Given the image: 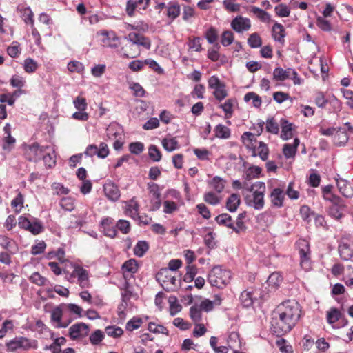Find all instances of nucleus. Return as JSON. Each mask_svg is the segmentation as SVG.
<instances>
[{
    "mask_svg": "<svg viewBox=\"0 0 353 353\" xmlns=\"http://www.w3.org/2000/svg\"><path fill=\"white\" fill-rule=\"evenodd\" d=\"M270 199L273 207L282 208L284 205L285 193L280 188H273L270 194Z\"/></svg>",
    "mask_w": 353,
    "mask_h": 353,
    "instance_id": "obj_16",
    "label": "nucleus"
},
{
    "mask_svg": "<svg viewBox=\"0 0 353 353\" xmlns=\"http://www.w3.org/2000/svg\"><path fill=\"white\" fill-rule=\"evenodd\" d=\"M103 191L105 196L112 201H118L121 196L118 186L111 181H108L103 185Z\"/></svg>",
    "mask_w": 353,
    "mask_h": 353,
    "instance_id": "obj_17",
    "label": "nucleus"
},
{
    "mask_svg": "<svg viewBox=\"0 0 353 353\" xmlns=\"http://www.w3.org/2000/svg\"><path fill=\"white\" fill-rule=\"evenodd\" d=\"M99 225L102 228L101 232L105 236L111 239H114L117 236L118 231L113 218L110 216L103 217Z\"/></svg>",
    "mask_w": 353,
    "mask_h": 353,
    "instance_id": "obj_10",
    "label": "nucleus"
},
{
    "mask_svg": "<svg viewBox=\"0 0 353 353\" xmlns=\"http://www.w3.org/2000/svg\"><path fill=\"white\" fill-rule=\"evenodd\" d=\"M282 281L283 278L280 273L275 272L269 276L267 282L270 286L276 288L282 283Z\"/></svg>",
    "mask_w": 353,
    "mask_h": 353,
    "instance_id": "obj_46",
    "label": "nucleus"
},
{
    "mask_svg": "<svg viewBox=\"0 0 353 353\" xmlns=\"http://www.w3.org/2000/svg\"><path fill=\"white\" fill-rule=\"evenodd\" d=\"M105 333L110 337L118 338L123 334V330L118 326H108L105 328Z\"/></svg>",
    "mask_w": 353,
    "mask_h": 353,
    "instance_id": "obj_63",
    "label": "nucleus"
},
{
    "mask_svg": "<svg viewBox=\"0 0 353 353\" xmlns=\"http://www.w3.org/2000/svg\"><path fill=\"white\" fill-rule=\"evenodd\" d=\"M261 171L262 170L259 166L251 165L245 170L244 177L248 181L259 178Z\"/></svg>",
    "mask_w": 353,
    "mask_h": 353,
    "instance_id": "obj_36",
    "label": "nucleus"
},
{
    "mask_svg": "<svg viewBox=\"0 0 353 353\" xmlns=\"http://www.w3.org/2000/svg\"><path fill=\"white\" fill-rule=\"evenodd\" d=\"M256 294V290L252 291L245 290L242 292L239 299L243 307H248L251 306L254 303V300L257 299Z\"/></svg>",
    "mask_w": 353,
    "mask_h": 353,
    "instance_id": "obj_21",
    "label": "nucleus"
},
{
    "mask_svg": "<svg viewBox=\"0 0 353 353\" xmlns=\"http://www.w3.org/2000/svg\"><path fill=\"white\" fill-rule=\"evenodd\" d=\"M346 206L343 200L341 202L331 204L328 207V214L334 219L339 220L344 216Z\"/></svg>",
    "mask_w": 353,
    "mask_h": 353,
    "instance_id": "obj_18",
    "label": "nucleus"
},
{
    "mask_svg": "<svg viewBox=\"0 0 353 353\" xmlns=\"http://www.w3.org/2000/svg\"><path fill=\"white\" fill-rule=\"evenodd\" d=\"M232 28L238 33L247 31L251 28V21L248 18L237 16L231 21Z\"/></svg>",
    "mask_w": 353,
    "mask_h": 353,
    "instance_id": "obj_14",
    "label": "nucleus"
},
{
    "mask_svg": "<svg viewBox=\"0 0 353 353\" xmlns=\"http://www.w3.org/2000/svg\"><path fill=\"white\" fill-rule=\"evenodd\" d=\"M157 280L159 282H163L166 284H172L176 286V279L174 276H172L170 271L168 269L161 270L157 274Z\"/></svg>",
    "mask_w": 353,
    "mask_h": 353,
    "instance_id": "obj_25",
    "label": "nucleus"
},
{
    "mask_svg": "<svg viewBox=\"0 0 353 353\" xmlns=\"http://www.w3.org/2000/svg\"><path fill=\"white\" fill-rule=\"evenodd\" d=\"M339 252L341 257L345 261L350 259L353 254L352 250L350 245L345 243H341L339 244Z\"/></svg>",
    "mask_w": 353,
    "mask_h": 353,
    "instance_id": "obj_41",
    "label": "nucleus"
},
{
    "mask_svg": "<svg viewBox=\"0 0 353 353\" xmlns=\"http://www.w3.org/2000/svg\"><path fill=\"white\" fill-rule=\"evenodd\" d=\"M210 184L217 193L222 192L225 188V181L219 176L212 178Z\"/></svg>",
    "mask_w": 353,
    "mask_h": 353,
    "instance_id": "obj_47",
    "label": "nucleus"
},
{
    "mask_svg": "<svg viewBox=\"0 0 353 353\" xmlns=\"http://www.w3.org/2000/svg\"><path fill=\"white\" fill-rule=\"evenodd\" d=\"M347 140L348 136L345 130L342 128H337L333 138L334 144L338 145H343L347 141Z\"/></svg>",
    "mask_w": 353,
    "mask_h": 353,
    "instance_id": "obj_33",
    "label": "nucleus"
},
{
    "mask_svg": "<svg viewBox=\"0 0 353 353\" xmlns=\"http://www.w3.org/2000/svg\"><path fill=\"white\" fill-rule=\"evenodd\" d=\"M220 45L215 43L212 48H208L207 57L212 61H217L220 57Z\"/></svg>",
    "mask_w": 353,
    "mask_h": 353,
    "instance_id": "obj_54",
    "label": "nucleus"
},
{
    "mask_svg": "<svg viewBox=\"0 0 353 353\" xmlns=\"http://www.w3.org/2000/svg\"><path fill=\"white\" fill-rule=\"evenodd\" d=\"M125 203V214L133 219H137L139 211V204L138 201L134 197Z\"/></svg>",
    "mask_w": 353,
    "mask_h": 353,
    "instance_id": "obj_24",
    "label": "nucleus"
},
{
    "mask_svg": "<svg viewBox=\"0 0 353 353\" xmlns=\"http://www.w3.org/2000/svg\"><path fill=\"white\" fill-rule=\"evenodd\" d=\"M148 329L150 332L154 334H163L166 336H168L169 334V331L165 326L156 324L153 322H150L148 323Z\"/></svg>",
    "mask_w": 353,
    "mask_h": 353,
    "instance_id": "obj_44",
    "label": "nucleus"
},
{
    "mask_svg": "<svg viewBox=\"0 0 353 353\" xmlns=\"http://www.w3.org/2000/svg\"><path fill=\"white\" fill-rule=\"evenodd\" d=\"M122 269L124 272H128L134 274L138 270V265L135 259H131L125 261L123 265Z\"/></svg>",
    "mask_w": 353,
    "mask_h": 353,
    "instance_id": "obj_56",
    "label": "nucleus"
},
{
    "mask_svg": "<svg viewBox=\"0 0 353 353\" xmlns=\"http://www.w3.org/2000/svg\"><path fill=\"white\" fill-rule=\"evenodd\" d=\"M248 43L250 48H257L261 46L262 39L257 32H254L248 37Z\"/></svg>",
    "mask_w": 353,
    "mask_h": 353,
    "instance_id": "obj_48",
    "label": "nucleus"
},
{
    "mask_svg": "<svg viewBox=\"0 0 353 353\" xmlns=\"http://www.w3.org/2000/svg\"><path fill=\"white\" fill-rule=\"evenodd\" d=\"M2 142V149L7 152H10L15 146L16 139L11 134H8L3 138Z\"/></svg>",
    "mask_w": 353,
    "mask_h": 353,
    "instance_id": "obj_38",
    "label": "nucleus"
},
{
    "mask_svg": "<svg viewBox=\"0 0 353 353\" xmlns=\"http://www.w3.org/2000/svg\"><path fill=\"white\" fill-rule=\"evenodd\" d=\"M293 136L292 123L286 120L281 122V137L283 139L288 140L291 139Z\"/></svg>",
    "mask_w": 353,
    "mask_h": 353,
    "instance_id": "obj_37",
    "label": "nucleus"
},
{
    "mask_svg": "<svg viewBox=\"0 0 353 353\" xmlns=\"http://www.w3.org/2000/svg\"><path fill=\"white\" fill-rule=\"evenodd\" d=\"M41 159H43L46 166L48 168L54 167L56 164V155L54 151L52 152L46 150L45 153L42 155Z\"/></svg>",
    "mask_w": 353,
    "mask_h": 353,
    "instance_id": "obj_40",
    "label": "nucleus"
},
{
    "mask_svg": "<svg viewBox=\"0 0 353 353\" xmlns=\"http://www.w3.org/2000/svg\"><path fill=\"white\" fill-rule=\"evenodd\" d=\"M341 316V313L337 308L332 307L329 311L327 312V321L329 324H334L339 320Z\"/></svg>",
    "mask_w": 353,
    "mask_h": 353,
    "instance_id": "obj_43",
    "label": "nucleus"
},
{
    "mask_svg": "<svg viewBox=\"0 0 353 353\" xmlns=\"http://www.w3.org/2000/svg\"><path fill=\"white\" fill-rule=\"evenodd\" d=\"M216 222L223 226H225L228 228L232 229L233 228V221L232 216L227 213H223L218 215L215 218Z\"/></svg>",
    "mask_w": 353,
    "mask_h": 353,
    "instance_id": "obj_34",
    "label": "nucleus"
},
{
    "mask_svg": "<svg viewBox=\"0 0 353 353\" xmlns=\"http://www.w3.org/2000/svg\"><path fill=\"white\" fill-rule=\"evenodd\" d=\"M187 44L190 50H193L196 52H201L202 50L201 38L199 37H189Z\"/></svg>",
    "mask_w": 353,
    "mask_h": 353,
    "instance_id": "obj_45",
    "label": "nucleus"
},
{
    "mask_svg": "<svg viewBox=\"0 0 353 353\" xmlns=\"http://www.w3.org/2000/svg\"><path fill=\"white\" fill-rule=\"evenodd\" d=\"M89 326L84 323H78L72 325L69 328V336L75 340L79 338H83L88 335Z\"/></svg>",
    "mask_w": 353,
    "mask_h": 353,
    "instance_id": "obj_13",
    "label": "nucleus"
},
{
    "mask_svg": "<svg viewBox=\"0 0 353 353\" xmlns=\"http://www.w3.org/2000/svg\"><path fill=\"white\" fill-rule=\"evenodd\" d=\"M213 95L215 99L219 101L223 100L228 96V92L225 89V83L213 89Z\"/></svg>",
    "mask_w": 353,
    "mask_h": 353,
    "instance_id": "obj_61",
    "label": "nucleus"
},
{
    "mask_svg": "<svg viewBox=\"0 0 353 353\" xmlns=\"http://www.w3.org/2000/svg\"><path fill=\"white\" fill-rule=\"evenodd\" d=\"M300 215L303 220L309 223L310 222L313 216L315 215V212L311 211V209L309 208V206L302 205L300 208Z\"/></svg>",
    "mask_w": 353,
    "mask_h": 353,
    "instance_id": "obj_59",
    "label": "nucleus"
},
{
    "mask_svg": "<svg viewBox=\"0 0 353 353\" xmlns=\"http://www.w3.org/2000/svg\"><path fill=\"white\" fill-rule=\"evenodd\" d=\"M148 156L150 159L155 162L160 161L162 158L161 151L154 145H151L148 148Z\"/></svg>",
    "mask_w": 353,
    "mask_h": 353,
    "instance_id": "obj_52",
    "label": "nucleus"
},
{
    "mask_svg": "<svg viewBox=\"0 0 353 353\" xmlns=\"http://www.w3.org/2000/svg\"><path fill=\"white\" fill-rule=\"evenodd\" d=\"M170 303V314L171 316H174L179 312H181L182 309V306L177 302V299L176 297H170L169 298Z\"/></svg>",
    "mask_w": 353,
    "mask_h": 353,
    "instance_id": "obj_58",
    "label": "nucleus"
},
{
    "mask_svg": "<svg viewBox=\"0 0 353 353\" xmlns=\"http://www.w3.org/2000/svg\"><path fill=\"white\" fill-rule=\"evenodd\" d=\"M167 17L172 21L176 19L181 13L180 5L176 1H170L166 7Z\"/></svg>",
    "mask_w": 353,
    "mask_h": 353,
    "instance_id": "obj_27",
    "label": "nucleus"
},
{
    "mask_svg": "<svg viewBox=\"0 0 353 353\" xmlns=\"http://www.w3.org/2000/svg\"><path fill=\"white\" fill-rule=\"evenodd\" d=\"M163 148L168 152H170L180 148L176 137H165L161 141Z\"/></svg>",
    "mask_w": 353,
    "mask_h": 353,
    "instance_id": "obj_29",
    "label": "nucleus"
},
{
    "mask_svg": "<svg viewBox=\"0 0 353 353\" xmlns=\"http://www.w3.org/2000/svg\"><path fill=\"white\" fill-rule=\"evenodd\" d=\"M62 316L63 310L61 305L57 306L52 310L50 319L52 322L57 323L55 327L57 328L66 327L71 323V320L61 321Z\"/></svg>",
    "mask_w": 353,
    "mask_h": 353,
    "instance_id": "obj_19",
    "label": "nucleus"
},
{
    "mask_svg": "<svg viewBox=\"0 0 353 353\" xmlns=\"http://www.w3.org/2000/svg\"><path fill=\"white\" fill-rule=\"evenodd\" d=\"M240 204V195L233 193L227 199L225 207L230 212H234L236 211Z\"/></svg>",
    "mask_w": 353,
    "mask_h": 353,
    "instance_id": "obj_28",
    "label": "nucleus"
},
{
    "mask_svg": "<svg viewBox=\"0 0 353 353\" xmlns=\"http://www.w3.org/2000/svg\"><path fill=\"white\" fill-rule=\"evenodd\" d=\"M215 136L219 139H228L231 136V130L223 124H218L214 128Z\"/></svg>",
    "mask_w": 353,
    "mask_h": 353,
    "instance_id": "obj_32",
    "label": "nucleus"
},
{
    "mask_svg": "<svg viewBox=\"0 0 353 353\" xmlns=\"http://www.w3.org/2000/svg\"><path fill=\"white\" fill-rule=\"evenodd\" d=\"M63 273L70 282H74L75 278L77 279V283L82 288H87L91 286L89 279V272L82 266L68 263L66 267L63 268Z\"/></svg>",
    "mask_w": 353,
    "mask_h": 353,
    "instance_id": "obj_2",
    "label": "nucleus"
},
{
    "mask_svg": "<svg viewBox=\"0 0 353 353\" xmlns=\"http://www.w3.org/2000/svg\"><path fill=\"white\" fill-rule=\"evenodd\" d=\"M21 17L26 24L33 25L34 23V13L31 10L30 8L25 7L19 10Z\"/></svg>",
    "mask_w": 353,
    "mask_h": 353,
    "instance_id": "obj_35",
    "label": "nucleus"
},
{
    "mask_svg": "<svg viewBox=\"0 0 353 353\" xmlns=\"http://www.w3.org/2000/svg\"><path fill=\"white\" fill-rule=\"evenodd\" d=\"M230 271L222 269L220 266L214 267L208 274V281L212 286L223 288L231 280Z\"/></svg>",
    "mask_w": 353,
    "mask_h": 353,
    "instance_id": "obj_5",
    "label": "nucleus"
},
{
    "mask_svg": "<svg viewBox=\"0 0 353 353\" xmlns=\"http://www.w3.org/2000/svg\"><path fill=\"white\" fill-rule=\"evenodd\" d=\"M237 104L238 103L236 99L230 98L227 99L224 103L221 104L219 107L223 110L225 117L230 119L233 115L234 106Z\"/></svg>",
    "mask_w": 353,
    "mask_h": 353,
    "instance_id": "obj_26",
    "label": "nucleus"
},
{
    "mask_svg": "<svg viewBox=\"0 0 353 353\" xmlns=\"http://www.w3.org/2000/svg\"><path fill=\"white\" fill-rule=\"evenodd\" d=\"M124 57L127 58H135L140 55L141 50L137 45L128 41L121 48Z\"/></svg>",
    "mask_w": 353,
    "mask_h": 353,
    "instance_id": "obj_22",
    "label": "nucleus"
},
{
    "mask_svg": "<svg viewBox=\"0 0 353 353\" xmlns=\"http://www.w3.org/2000/svg\"><path fill=\"white\" fill-rule=\"evenodd\" d=\"M290 68L284 70L281 67L276 68L273 71V79L275 81H283L290 78Z\"/></svg>",
    "mask_w": 353,
    "mask_h": 353,
    "instance_id": "obj_30",
    "label": "nucleus"
},
{
    "mask_svg": "<svg viewBox=\"0 0 353 353\" xmlns=\"http://www.w3.org/2000/svg\"><path fill=\"white\" fill-rule=\"evenodd\" d=\"M128 41H132L139 48L141 46L145 49L149 50L151 47V41L148 37L137 32H130L128 34Z\"/></svg>",
    "mask_w": 353,
    "mask_h": 353,
    "instance_id": "obj_15",
    "label": "nucleus"
},
{
    "mask_svg": "<svg viewBox=\"0 0 353 353\" xmlns=\"http://www.w3.org/2000/svg\"><path fill=\"white\" fill-rule=\"evenodd\" d=\"M250 12H252L262 22L268 23L271 21L270 14L266 11L256 7L251 6Z\"/></svg>",
    "mask_w": 353,
    "mask_h": 353,
    "instance_id": "obj_31",
    "label": "nucleus"
},
{
    "mask_svg": "<svg viewBox=\"0 0 353 353\" xmlns=\"http://www.w3.org/2000/svg\"><path fill=\"white\" fill-rule=\"evenodd\" d=\"M150 0H128L126 2L125 12L130 17L135 15L137 9L146 10L149 7Z\"/></svg>",
    "mask_w": 353,
    "mask_h": 353,
    "instance_id": "obj_11",
    "label": "nucleus"
},
{
    "mask_svg": "<svg viewBox=\"0 0 353 353\" xmlns=\"http://www.w3.org/2000/svg\"><path fill=\"white\" fill-rule=\"evenodd\" d=\"M252 101V105L255 108H259L261 105V98L253 92H250L244 96V101L246 102Z\"/></svg>",
    "mask_w": 353,
    "mask_h": 353,
    "instance_id": "obj_51",
    "label": "nucleus"
},
{
    "mask_svg": "<svg viewBox=\"0 0 353 353\" xmlns=\"http://www.w3.org/2000/svg\"><path fill=\"white\" fill-rule=\"evenodd\" d=\"M116 228L122 234H128L131 230V224L127 220L119 219L116 223Z\"/></svg>",
    "mask_w": 353,
    "mask_h": 353,
    "instance_id": "obj_53",
    "label": "nucleus"
},
{
    "mask_svg": "<svg viewBox=\"0 0 353 353\" xmlns=\"http://www.w3.org/2000/svg\"><path fill=\"white\" fill-rule=\"evenodd\" d=\"M337 187L339 192L345 197L351 198L353 196V185L347 181L339 179L336 181Z\"/></svg>",
    "mask_w": 353,
    "mask_h": 353,
    "instance_id": "obj_23",
    "label": "nucleus"
},
{
    "mask_svg": "<svg viewBox=\"0 0 353 353\" xmlns=\"http://www.w3.org/2000/svg\"><path fill=\"white\" fill-rule=\"evenodd\" d=\"M201 309L198 305H193L190 309V315L194 323H199L202 319Z\"/></svg>",
    "mask_w": 353,
    "mask_h": 353,
    "instance_id": "obj_57",
    "label": "nucleus"
},
{
    "mask_svg": "<svg viewBox=\"0 0 353 353\" xmlns=\"http://www.w3.org/2000/svg\"><path fill=\"white\" fill-rule=\"evenodd\" d=\"M276 14L280 17H287L290 14V10L288 6L284 3L276 6L274 8Z\"/></svg>",
    "mask_w": 353,
    "mask_h": 353,
    "instance_id": "obj_64",
    "label": "nucleus"
},
{
    "mask_svg": "<svg viewBox=\"0 0 353 353\" xmlns=\"http://www.w3.org/2000/svg\"><path fill=\"white\" fill-rule=\"evenodd\" d=\"M285 35L286 32L283 26L278 22H275L272 28V37L274 40L283 44Z\"/></svg>",
    "mask_w": 353,
    "mask_h": 353,
    "instance_id": "obj_20",
    "label": "nucleus"
},
{
    "mask_svg": "<svg viewBox=\"0 0 353 353\" xmlns=\"http://www.w3.org/2000/svg\"><path fill=\"white\" fill-rule=\"evenodd\" d=\"M129 88L132 90L133 95L136 97H143L145 94V90L139 83H131Z\"/></svg>",
    "mask_w": 353,
    "mask_h": 353,
    "instance_id": "obj_62",
    "label": "nucleus"
},
{
    "mask_svg": "<svg viewBox=\"0 0 353 353\" xmlns=\"http://www.w3.org/2000/svg\"><path fill=\"white\" fill-rule=\"evenodd\" d=\"M234 34L230 30H225L221 37V43L223 46H228L234 41Z\"/></svg>",
    "mask_w": 353,
    "mask_h": 353,
    "instance_id": "obj_60",
    "label": "nucleus"
},
{
    "mask_svg": "<svg viewBox=\"0 0 353 353\" xmlns=\"http://www.w3.org/2000/svg\"><path fill=\"white\" fill-rule=\"evenodd\" d=\"M26 230L34 235H37L44 230V227L39 221L35 219L33 222L30 223L29 229H27Z\"/></svg>",
    "mask_w": 353,
    "mask_h": 353,
    "instance_id": "obj_50",
    "label": "nucleus"
},
{
    "mask_svg": "<svg viewBox=\"0 0 353 353\" xmlns=\"http://www.w3.org/2000/svg\"><path fill=\"white\" fill-rule=\"evenodd\" d=\"M109 152L108 145L101 143L99 147L94 144L89 145L85 151V154L89 157L97 155L99 158L104 159L108 157Z\"/></svg>",
    "mask_w": 353,
    "mask_h": 353,
    "instance_id": "obj_12",
    "label": "nucleus"
},
{
    "mask_svg": "<svg viewBox=\"0 0 353 353\" xmlns=\"http://www.w3.org/2000/svg\"><path fill=\"white\" fill-rule=\"evenodd\" d=\"M301 307L294 300H287L276 307L272 320V331L277 336L289 332L301 317Z\"/></svg>",
    "mask_w": 353,
    "mask_h": 353,
    "instance_id": "obj_1",
    "label": "nucleus"
},
{
    "mask_svg": "<svg viewBox=\"0 0 353 353\" xmlns=\"http://www.w3.org/2000/svg\"><path fill=\"white\" fill-rule=\"evenodd\" d=\"M241 141L246 148L251 151L252 157L259 156L260 159L265 161L268 159L269 155V149L268 145L263 141H259V145H256L257 140L254 134L250 132H245L241 135Z\"/></svg>",
    "mask_w": 353,
    "mask_h": 353,
    "instance_id": "obj_3",
    "label": "nucleus"
},
{
    "mask_svg": "<svg viewBox=\"0 0 353 353\" xmlns=\"http://www.w3.org/2000/svg\"><path fill=\"white\" fill-rule=\"evenodd\" d=\"M266 187L263 182L258 181L247 188V190L252 192L251 196H245V202L248 205L259 210L265 205V193Z\"/></svg>",
    "mask_w": 353,
    "mask_h": 353,
    "instance_id": "obj_4",
    "label": "nucleus"
},
{
    "mask_svg": "<svg viewBox=\"0 0 353 353\" xmlns=\"http://www.w3.org/2000/svg\"><path fill=\"white\" fill-rule=\"evenodd\" d=\"M38 68V63L32 58H27L24 60L23 69L27 73H33Z\"/></svg>",
    "mask_w": 353,
    "mask_h": 353,
    "instance_id": "obj_55",
    "label": "nucleus"
},
{
    "mask_svg": "<svg viewBox=\"0 0 353 353\" xmlns=\"http://www.w3.org/2000/svg\"><path fill=\"white\" fill-rule=\"evenodd\" d=\"M203 200L205 202L212 205H216L221 202V198L212 191L204 194Z\"/></svg>",
    "mask_w": 353,
    "mask_h": 353,
    "instance_id": "obj_49",
    "label": "nucleus"
},
{
    "mask_svg": "<svg viewBox=\"0 0 353 353\" xmlns=\"http://www.w3.org/2000/svg\"><path fill=\"white\" fill-rule=\"evenodd\" d=\"M149 249L148 243L145 241H139L134 248V254L138 257H142Z\"/></svg>",
    "mask_w": 353,
    "mask_h": 353,
    "instance_id": "obj_39",
    "label": "nucleus"
},
{
    "mask_svg": "<svg viewBox=\"0 0 353 353\" xmlns=\"http://www.w3.org/2000/svg\"><path fill=\"white\" fill-rule=\"evenodd\" d=\"M205 37L210 44L214 45L215 43H217L216 41L219 39V32L216 28L211 26L207 30L205 34Z\"/></svg>",
    "mask_w": 353,
    "mask_h": 353,
    "instance_id": "obj_42",
    "label": "nucleus"
},
{
    "mask_svg": "<svg viewBox=\"0 0 353 353\" xmlns=\"http://www.w3.org/2000/svg\"><path fill=\"white\" fill-rule=\"evenodd\" d=\"M299 253L300 255V265L305 271L310 270L311 267L310 245L305 240L299 241Z\"/></svg>",
    "mask_w": 353,
    "mask_h": 353,
    "instance_id": "obj_9",
    "label": "nucleus"
},
{
    "mask_svg": "<svg viewBox=\"0 0 353 353\" xmlns=\"http://www.w3.org/2000/svg\"><path fill=\"white\" fill-rule=\"evenodd\" d=\"M8 352H16L18 350L28 351L38 348V341L25 336H17L6 343Z\"/></svg>",
    "mask_w": 353,
    "mask_h": 353,
    "instance_id": "obj_6",
    "label": "nucleus"
},
{
    "mask_svg": "<svg viewBox=\"0 0 353 353\" xmlns=\"http://www.w3.org/2000/svg\"><path fill=\"white\" fill-rule=\"evenodd\" d=\"M48 150L49 146H40L38 143H34L25 147L24 157L29 161L37 162L41 159L42 155Z\"/></svg>",
    "mask_w": 353,
    "mask_h": 353,
    "instance_id": "obj_8",
    "label": "nucleus"
},
{
    "mask_svg": "<svg viewBox=\"0 0 353 353\" xmlns=\"http://www.w3.org/2000/svg\"><path fill=\"white\" fill-rule=\"evenodd\" d=\"M314 102L317 107L321 109L325 108L327 104L332 106V109L330 110V111L336 112L341 109V102L335 96L333 95L327 99L322 92H317L315 93Z\"/></svg>",
    "mask_w": 353,
    "mask_h": 353,
    "instance_id": "obj_7",
    "label": "nucleus"
}]
</instances>
